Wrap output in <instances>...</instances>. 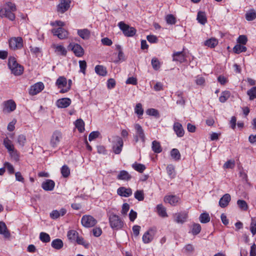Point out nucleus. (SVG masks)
Instances as JSON below:
<instances>
[{
	"mask_svg": "<svg viewBox=\"0 0 256 256\" xmlns=\"http://www.w3.org/2000/svg\"><path fill=\"white\" fill-rule=\"evenodd\" d=\"M16 10V4L10 2H8L4 4V8L0 10V16L6 18L10 20L13 21L16 18L14 12Z\"/></svg>",
	"mask_w": 256,
	"mask_h": 256,
	"instance_id": "1",
	"label": "nucleus"
},
{
	"mask_svg": "<svg viewBox=\"0 0 256 256\" xmlns=\"http://www.w3.org/2000/svg\"><path fill=\"white\" fill-rule=\"evenodd\" d=\"M8 66L12 72L16 76L20 75L23 72V66L18 64L14 57L8 58Z\"/></svg>",
	"mask_w": 256,
	"mask_h": 256,
	"instance_id": "2",
	"label": "nucleus"
},
{
	"mask_svg": "<svg viewBox=\"0 0 256 256\" xmlns=\"http://www.w3.org/2000/svg\"><path fill=\"white\" fill-rule=\"evenodd\" d=\"M110 227L115 230H120L124 226V222L116 214H112L108 218Z\"/></svg>",
	"mask_w": 256,
	"mask_h": 256,
	"instance_id": "3",
	"label": "nucleus"
},
{
	"mask_svg": "<svg viewBox=\"0 0 256 256\" xmlns=\"http://www.w3.org/2000/svg\"><path fill=\"white\" fill-rule=\"evenodd\" d=\"M118 26L126 36L132 37L136 32V30L134 27L129 26L124 22H120Z\"/></svg>",
	"mask_w": 256,
	"mask_h": 256,
	"instance_id": "4",
	"label": "nucleus"
},
{
	"mask_svg": "<svg viewBox=\"0 0 256 256\" xmlns=\"http://www.w3.org/2000/svg\"><path fill=\"white\" fill-rule=\"evenodd\" d=\"M156 232V228H149L142 236V239L143 242L147 244L152 242Z\"/></svg>",
	"mask_w": 256,
	"mask_h": 256,
	"instance_id": "5",
	"label": "nucleus"
},
{
	"mask_svg": "<svg viewBox=\"0 0 256 256\" xmlns=\"http://www.w3.org/2000/svg\"><path fill=\"white\" fill-rule=\"evenodd\" d=\"M113 150L116 154H119L120 153L122 148L123 146L124 142L122 139L119 136H114L113 137Z\"/></svg>",
	"mask_w": 256,
	"mask_h": 256,
	"instance_id": "6",
	"label": "nucleus"
},
{
	"mask_svg": "<svg viewBox=\"0 0 256 256\" xmlns=\"http://www.w3.org/2000/svg\"><path fill=\"white\" fill-rule=\"evenodd\" d=\"M96 220L90 215H84L81 220L82 225L86 228L92 227L96 225Z\"/></svg>",
	"mask_w": 256,
	"mask_h": 256,
	"instance_id": "7",
	"label": "nucleus"
},
{
	"mask_svg": "<svg viewBox=\"0 0 256 256\" xmlns=\"http://www.w3.org/2000/svg\"><path fill=\"white\" fill-rule=\"evenodd\" d=\"M10 48L12 50L20 49L23 46V40L21 37H14L9 40Z\"/></svg>",
	"mask_w": 256,
	"mask_h": 256,
	"instance_id": "8",
	"label": "nucleus"
},
{
	"mask_svg": "<svg viewBox=\"0 0 256 256\" xmlns=\"http://www.w3.org/2000/svg\"><path fill=\"white\" fill-rule=\"evenodd\" d=\"M188 218V212L186 211L180 212L174 214V220L178 224H184Z\"/></svg>",
	"mask_w": 256,
	"mask_h": 256,
	"instance_id": "9",
	"label": "nucleus"
},
{
	"mask_svg": "<svg viewBox=\"0 0 256 256\" xmlns=\"http://www.w3.org/2000/svg\"><path fill=\"white\" fill-rule=\"evenodd\" d=\"M3 112L10 113L14 111L16 107V102L12 100L4 101L3 104Z\"/></svg>",
	"mask_w": 256,
	"mask_h": 256,
	"instance_id": "10",
	"label": "nucleus"
},
{
	"mask_svg": "<svg viewBox=\"0 0 256 256\" xmlns=\"http://www.w3.org/2000/svg\"><path fill=\"white\" fill-rule=\"evenodd\" d=\"M68 48L71 50L78 57L82 56L84 54L83 48L78 44H70L68 46Z\"/></svg>",
	"mask_w": 256,
	"mask_h": 256,
	"instance_id": "11",
	"label": "nucleus"
},
{
	"mask_svg": "<svg viewBox=\"0 0 256 256\" xmlns=\"http://www.w3.org/2000/svg\"><path fill=\"white\" fill-rule=\"evenodd\" d=\"M44 88V84L42 82L36 83L32 86L29 90V94L34 96L42 92Z\"/></svg>",
	"mask_w": 256,
	"mask_h": 256,
	"instance_id": "12",
	"label": "nucleus"
},
{
	"mask_svg": "<svg viewBox=\"0 0 256 256\" xmlns=\"http://www.w3.org/2000/svg\"><path fill=\"white\" fill-rule=\"evenodd\" d=\"M70 0H60V3L57 6V11L64 14L70 8Z\"/></svg>",
	"mask_w": 256,
	"mask_h": 256,
	"instance_id": "13",
	"label": "nucleus"
},
{
	"mask_svg": "<svg viewBox=\"0 0 256 256\" xmlns=\"http://www.w3.org/2000/svg\"><path fill=\"white\" fill-rule=\"evenodd\" d=\"M62 138V134L60 132L57 130L54 132L50 138V146L54 148L56 147L59 144Z\"/></svg>",
	"mask_w": 256,
	"mask_h": 256,
	"instance_id": "14",
	"label": "nucleus"
},
{
	"mask_svg": "<svg viewBox=\"0 0 256 256\" xmlns=\"http://www.w3.org/2000/svg\"><path fill=\"white\" fill-rule=\"evenodd\" d=\"M134 128L136 131L134 136L135 140L138 142V138H140L143 142H144L145 136L142 127L138 124H134Z\"/></svg>",
	"mask_w": 256,
	"mask_h": 256,
	"instance_id": "15",
	"label": "nucleus"
},
{
	"mask_svg": "<svg viewBox=\"0 0 256 256\" xmlns=\"http://www.w3.org/2000/svg\"><path fill=\"white\" fill-rule=\"evenodd\" d=\"M52 32L54 36H56L60 39H64L68 36V32L62 28H58L56 29L54 28Z\"/></svg>",
	"mask_w": 256,
	"mask_h": 256,
	"instance_id": "16",
	"label": "nucleus"
},
{
	"mask_svg": "<svg viewBox=\"0 0 256 256\" xmlns=\"http://www.w3.org/2000/svg\"><path fill=\"white\" fill-rule=\"evenodd\" d=\"M117 193L118 195L124 197H129L132 194V190L130 188H126L125 187H120L117 190Z\"/></svg>",
	"mask_w": 256,
	"mask_h": 256,
	"instance_id": "17",
	"label": "nucleus"
},
{
	"mask_svg": "<svg viewBox=\"0 0 256 256\" xmlns=\"http://www.w3.org/2000/svg\"><path fill=\"white\" fill-rule=\"evenodd\" d=\"M173 129L178 137L180 138L184 136V131L182 125L180 123L178 122H174L173 126Z\"/></svg>",
	"mask_w": 256,
	"mask_h": 256,
	"instance_id": "18",
	"label": "nucleus"
},
{
	"mask_svg": "<svg viewBox=\"0 0 256 256\" xmlns=\"http://www.w3.org/2000/svg\"><path fill=\"white\" fill-rule=\"evenodd\" d=\"M71 103V100L69 98H62L58 100L56 102V106L60 108H66L68 107Z\"/></svg>",
	"mask_w": 256,
	"mask_h": 256,
	"instance_id": "19",
	"label": "nucleus"
},
{
	"mask_svg": "<svg viewBox=\"0 0 256 256\" xmlns=\"http://www.w3.org/2000/svg\"><path fill=\"white\" fill-rule=\"evenodd\" d=\"M231 200V197L230 194H224L220 200L219 206L221 208H225Z\"/></svg>",
	"mask_w": 256,
	"mask_h": 256,
	"instance_id": "20",
	"label": "nucleus"
},
{
	"mask_svg": "<svg viewBox=\"0 0 256 256\" xmlns=\"http://www.w3.org/2000/svg\"><path fill=\"white\" fill-rule=\"evenodd\" d=\"M54 182L51 180H47L46 182H42V188L46 191L52 190L54 186Z\"/></svg>",
	"mask_w": 256,
	"mask_h": 256,
	"instance_id": "21",
	"label": "nucleus"
},
{
	"mask_svg": "<svg viewBox=\"0 0 256 256\" xmlns=\"http://www.w3.org/2000/svg\"><path fill=\"white\" fill-rule=\"evenodd\" d=\"M0 234H2L6 238H8L10 236L6 226L3 222H0Z\"/></svg>",
	"mask_w": 256,
	"mask_h": 256,
	"instance_id": "22",
	"label": "nucleus"
},
{
	"mask_svg": "<svg viewBox=\"0 0 256 256\" xmlns=\"http://www.w3.org/2000/svg\"><path fill=\"white\" fill-rule=\"evenodd\" d=\"M172 56L174 61H178L182 63L186 60L185 56L183 52H174Z\"/></svg>",
	"mask_w": 256,
	"mask_h": 256,
	"instance_id": "23",
	"label": "nucleus"
},
{
	"mask_svg": "<svg viewBox=\"0 0 256 256\" xmlns=\"http://www.w3.org/2000/svg\"><path fill=\"white\" fill-rule=\"evenodd\" d=\"M179 198L176 196H167L164 198V201L166 202L169 203L172 206H175L178 202Z\"/></svg>",
	"mask_w": 256,
	"mask_h": 256,
	"instance_id": "24",
	"label": "nucleus"
},
{
	"mask_svg": "<svg viewBox=\"0 0 256 256\" xmlns=\"http://www.w3.org/2000/svg\"><path fill=\"white\" fill-rule=\"evenodd\" d=\"M131 176L126 170H121L117 176V178L120 180H129L131 178Z\"/></svg>",
	"mask_w": 256,
	"mask_h": 256,
	"instance_id": "25",
	"label": "nucleus"
},
{
	"mask_svg": "<svg viewBox=\"0 0 256 256\" xmlns=\"http://www.w3.org/2000/svg\"><path fill=\"white\" fill-rule=\"evenodd\" d=\"M78 34L82 39L87 40L90 38V32L86 28L78 30Z\"/></svg>",
	"mask_w": 256,
	"mask_h": 256,
	"instance_id": "26",
	"label": "nucleus"
},
{
	"mask_svg": "<svg viewBox=\"0 0 256 256\" xmlns=\"http://www.w3.org/2000/svg\"><path fill=\"white\" fill-rule=\"evenodd\" d=\"M52 47L55 49V52L58 54L66 56L67 52L66 49L61 45L52 44Z\"/></svg>",
	"mask_w": 256,
	"mask_h": 256,
	"instance_id": "27",
	"label": "nucleus"
},
{
	"mask_svg": "<svg viewBox=\"0 0 256 256\" xmlns=\"http://www.w3.org/2000/svg\"><path fill=\"white\" fill-rule=\"evenodd\" d=\"M67 80L64 76H60L56 80V85L58 88H63L66 86Z\"/></svg>",
	"mask_w": 256,
	"mask_h": 256,
	"instance_id": "28",
	"label": "nucleus"
},
{
	"mask_svg": "<svg viewBox=\"0 0 256 256\" xmlns=\"http://www.w3.org/2000/svg\"><path fill=\"white\" fill-rule=\"evenodd\" d=\"M96 72L101 76H105L106 74L107 71L106 68L101 65L96 66L94 68Z\"/></svg>",
	"mask_w": 256,
	"mask_h": 256,
	"instance_id": "29",
	"label": "nucleus"
},
{
	"mask_svg": "<svg viewBox=\"0 0 256 256\" xmlns=\"http://www.w3.org/2000/svg\"><path fill=\"white\" fill-rule=\"evenodd\" d=\"M63 242L59 238H56L53 240L52 242L51 246H52L56 250H60L63 246Z\"/></svg>",
	"mask_w": 256,
	"mask_h": 256,
	"instance_id": "30",
	"label": "nucleus"
},
{
	"mask_svg": "<svg viewBox=\"0 0 256 256\" xmlns=\"http://www.w3.org/2000/svg\"><path fill=\"white\" fill-rule=\"evenodd\" d=\"M218 44V40L214 38H210L204 42V44L210 48H214Z\"/></svg>",
	"mask_w": 256,
	"mask_h": 256,
	"instance_id": "31",
	"label": "nucleus"
},
{
	"mask_svg": "<svg viewBox=\"0 0 256 256\" xmlns=\"http://www.w3.org/2000/svg\"><path fill=\"white\" fill-rule=\"evenodd\" d=\"M156 209L160 216L163 218L168 216L166 209L162 204H158L156 206Z\"/></svg>",
	"mask_w": 256,
	"mask_h": 256,
	"instance_id": "32",
	"label": "nucleus"
},
{
	"mask_svg": "<svg viewBox=\"0 0 256 256\" xmlns=\"http://www.w3.org/2000/svg\"><path fill=\"white\" fill-rule=\"evenodd\" d=\"M197 20L200 24H204L206 22L205 13L202 12H198L197 15Z\"/></svg>",
	"mask_w": 256,
	"mask_h": 256,
	"instance_id": "33",
	"label": "nucleus"
},
{
	"mask_svg": "<svg viewBox=\"0 0 256 256\" xmlns=\"http://www.w3.org/2000/svg\"><path fill=\"white\" fill-rule=\"evenodd\" d=\"M4 145L8 152L14 149V146L12 144V141L8 138H6L4 140Z\"/></svg>",
	"mask_w": 256,
	"mask_h": 256,
	"instance_id": "34",
	"label": "nucleus"
},
{
	"mask_svg": "<svg viewBox=\"0 0 256 256\" xmlns=\"http://www.w3.org/2000/svg\"><path fill=\"white\" fill-rule=\"evenodd\" d=\"M256 18V12L254 10H250L246 14V18L248 21H252Z\"/></svg>",
	"mask_w": 256,
	"mask_h": 256,
	"instance_id": "35",
	"label": "nucleus"
},
{
	"mask_svg": "<svg viewBox=\"0 0 256 256\" xmlns=\"http://www.w3.org/2000/svg\"><path fill=\"white\" fill-rule=\"evenodd\" d=\"M152 150L156 153L160 152L162 150V148L160 143L156 140L153 141L152 142Z\"/></svg>",
	"mask_w": 256,
	"mask_h": 256,
	"instance_id": "36",
	"label": "nucleus"
},
{
	"mask_svg": "<svg viewBox=\"0 0 256 256\" xmlns=\"http://www.w3.org/2000/svg\"><path fill=\"white\" fill-rule=\"evenodd\" d=\"M76 127L78 129L80 132H82L84 130V123L82 119H78L76 121Z\"/></svg>",
	"mask_w": 256,
	"mask_h": 256,
	"instance_id": "37",
	"label": "nucleus"
},
{
	"mask_svg": "<svg viewBox=\"0 0 256 256\" xmlns=\"http://www.w3.org/2000/svg\"><path fill=\"white\" fill-rule=\"evenodd\" d=\"M200 225L198 224H194L192 226L190 232L193 235H196L200 232Z\"/></svg>",
	"mask_w": 256,
	"mask_h": 256,
	"instance_id": "38",
	"label": "nucleus"
},
{
	"mask_svg": "<svg viewBox=\"0 0 256 256\" xmlns=\"http://www.w3.org/2000/svg\"><path fill=\"white\" fill-rule=\"evenodd\" d=\"M132 167L134 170L141 173L146 168L144 164L136 162L133 164Z\"/></svg>",
	"mask_w": 256,
	"mask_h": 256,
	"instance_id": "39",
	"label": "nucleus"
},
{
	"mask_svg": "<svg viewBox=\"0 0 256 256\" xmlns=\"http://www.w3.org/2000/svg\"><path fill=\"white\" fill-rule=\"evenodd\" d=\"M210 219L209 214L206 212L202 213L199 218L200 221L203 224L208 222L210 221Z\"/></svg>",
	"mask_w": 256,
	"mask_h": 256,
	"instance_id": "40",
	"label": "nucleus"
},
{
	"mask_svg": "<svg viewBox=\"0 0 256 256\" xmlns=\"http://www.w3.org/2000/svg\"><path fill=\"white\" fill-rule=\"evenodd\" d=\"M10 156L11 158V159L12 160L18 162L19 160L20 154L15 149L12 150L9 152Z\"/></svg>",
	"mask_w": 256,
	"mask_h": 256,
	"instance_id": "41",
	"label": "nucleus"
},
{
	"mask_svg": "<svg viewBox=\"0 0 256 256\" xmlns=\"http://www.w3.org/2000/svg\"><path fill=\"white\" fill-rule=\"evenodd\" d=\"M230 93L229 91H224L222 92L221 96L219 98V100L221 102H224L230 96Z\"/></svg>",
	"mask_w": 256,
	"mask_h": 256,
	"instance_id": "42",
	"label": "nucleus"
},
{
	"mask_svg": "<svg viewBox=\"0 0 256 256\" xmlns=\"http://www.w3.org/2000/svg\"><path fill=\"white\" fill-rule=\"evenodd\" d=\"M176 94L179 98L176 101V104L182 106H184L185 104V100L182 96L183 92H176Z\"/></svg>",
	"mask_w": 256,
	"mask_h": 256,
	"instance_id": "43",
	"label": "nucleus"
},
{
	"mask_svg": "<svg viewBox=\"0 0 256 256\" xmlns=\"http://www.w3.org/2000/svg\"><path fill=\"white\" fill-rule=\"evenodd\" d=\"M247 94L249 96L250 100H254L256 98V86H254L248 90Z\"/></svg>",
	"mask_w": 256,
	"mask_h": 256,
	"instance_id": "44",
	"label": "nucleus"
},
{
	"mask_svg": "<svg viewBox=\"0 0 256 256\" xmlns=\"http://www.w3.org/2000/svg\"><path fill=\"white\" fill-rule=\"evenodd\" d=\"M246 50V48L245 46L240 44H236L233 48V51L236 54H240Z\"/></svg>",
	"mask_w": 256,
	"mask_h": 256,
	"instance_id": "45",
	"label": "nucleus"
},
{
	"mask_svg": "<svg viewBox=\"0 0 256 256\" xmlns=\"http://www.w3.org/2000/svg\"><path fill=\"white\" fill-rule=\"evenodd\" d=\"M170 155L172 158L176 160H178L180 158V154L176 148H173L171 150Z\"/></svg>",
	"mask_w": 256,
	"mask_h": 256,
	"instance_id": "46",
	"label": "nucleus"
},
{
	"mask_svg": "<svg viewBox=\"0 0 256 256\" xmlns=\"http://www.w3.org/2000/svg\"><path fill=\"white\" fill-rule=\"evenodd\" d=\"M237 204L242 210H246L248 208V204L244 200H238L237 201Z\"/></svg>",
	"mask_w": 256,
	"mask_h": 256,
	"instance_id": "47",
	"label": "nucleus"
},
{
	"mask_svg": "<svg viewBox=\"0 0 256 256\" xmlns=\"http://www.w3.org/2000/svg\"><path fill=\"white\" fill-rule=\"evenodd\" d=\"M166 171L170 178H173L175 176L174 167L173 165H168L166 167Z\"/></svg>",
	"mask_w": 256,
	"mask_h": 256,
	"instance_id": "48",
	"label": "nucleus"
},
{
	"mask_svg": "<svg viewBox=\"0 0 256 256\" xmlns=\"http://www.w3.org/2000/svg\"><path fill=\"white\" fill-rule=\"evenodd\" d=\"M61 174L64 178H67L70 174V169L66 165H64L61 168Z\"/></svg>",
	"mask_w": 256,
	"mask_h": 256,
	"instance_id": "49",
	"label": "nucleus"
},
{
	"mask_svg": "<svg viewBox=\"0 0 256 256\" xmlns=\"http://www.w3.org/2000/svg\"><path fill=\"white\" fill-rule=\"evenodd\" d=\"M40 238L44 242H48L50 240L49 234L44 232L40 233Z\"/></svg>",
	"mask_w": 256,
	"mask_h": 256,
	"instance_id": "50",
	"label": "nucleus"
},
{
	"mask_svg": "<svg viewBox=\"0 0 256 256\" xmlns=\"http://www.w3.org/2000/svg\"><path fill=\"white\" fill-rule=\"evenodd\" d=\"M235 166V161L234 160H230L224 163L223 168L224 169L232 168Z\"/></svg>",
	"mask_w": 256,
	"mask_h": 256,
	"instance_id": "51",
	"label": "nucleus"
},
{
	"mask_svg": "<svg viewBox=\"0 0 256 256\" xmlns=\"http://www.w3.org/2000/svg\"><path fill=\"white\" fill-rule=\"evenodd\" d=\"M134 198L139 201L144 199V193L143 190H138L134 193Z\"/></svg>",
	"mask_w": 256,
	"mask_h": 256,
	"instance_id": "52",
	"label": "nucleus"
},
{
	"mask_svg": "<svg viewBox=\"0 0 256 256\" xmlns=\"http://www.w3.org/2000/svg\"><path fill=\"white\" fill-rule=\"evenodd\" d=\"M26 142V136L23 134L19 135L17 138V142L18 144L23 147Z\"/></svg>",
	"mask_w": 256,
	"mask_h": 256,
	"instance_id": "53",
	"label": "nucleus"
},
{
	"mask_svg": "<svg viewBox=\"0 0 256 256\" xmlns=\"http://www.w3.org/2000/svg\"><path fill=\"white\" fill-rule=\"evenodd\" d=\"M4 168H6L10 174H13L14 172V170L13 166L8 162H6L4 164Z\"/></svg>",
	"mask_w": 256,
	"mask_h": 256,
	"instance_id": "54",
	"label": "nucleus"
},
{
	"mask_svg": "<svg viewBox=\"0 0 256 256\" xmlns=\"http://www.w3.org/2000/svg\"><path fill=\"white\" fill-rule=\"evenodd\" d=\"M152 65L154 70H158L160 68V63L158 58H154L152 60Z\"/></svg>",
	"mask_w": 256,
	"mask_h": 256,
	"instance_id": "55",
	"label": "nucleus"
},
{
	"mask_svg": "<svg viewBox=\"0 0 256 256\" xmlns=\"http://www.w3.org/2000/svg\"><path fill=\"white\" fill-rule=\"evenodd\" d=\"M78 232L74 230H70L68 232V238L71 240H74L78 237Z\"/></svg>",
	"mask_w": 256,
	"mask_h": 256,
	"instance_id": "56",
	"label": "nucleus"
},
{
	"mask_svg": "<svg viewBox=\"0 0 256 256\" xmlns=\"http://www.w3.org/2000/svg\"><path fill=\"white\" fill-rule=\"evenodd\" d=\"M166 21L168 24H174L176 22V20L175 17L172 14H168L166 16Z\"/></svg>",
	"mask_w": 256,
	"mask_h": 256,
	"instance_id": "57",
	"label": "nucleus"
},
{
	"mask_svg": "<svg viewBox=\"0 0 256 256\" xmlns=\"http://www.w3.org/2000/svg\"><path fill=\"white\" fill-rule=\"evenodd\" d=\"M134 112L138 116H142L143 114L144 110L141 104L138 103L136 104L134 108Z\"/></svg>",
	"mask_w": 256,
	"mask_h": 256,
	"instance_id": "58",
	"label": "nucleus"
},
{
	"mask_svg": "<svg viewBox=\"0 0 256 256\" xmlns=\"http://www.w3.org/2000/svg\"><path fill=\"white\" fill-rule=\"evenodd\" d=\"M250 230L253 236L256 234V220L252 218L250 223Z\"/></svg>",
	"mask_w": 256,
	"mask_h": 256,
	"instance_id": "59",
	"label": "nucleus"
},
{
	"mask_svg": "<svg viewBox=\"0 0 256 256\" xmlns=\"http://www.w3.org/2000/svg\"><path fill=\"white\" fill-rule=\"evenodd\" d=\"M30 52L36 56H38L42 52L41 48L37 46H30Z\"/></svg>",
	"mask_w": 256,
	"mask_h": 256,
	"instance_id": "60",
	"label": "nucleus"
},
{
	"mask_svg": "<svg viewBox=\"0 0 256 256\" xmlns=\"http://www.w3.org/2000/svg\"><path fill=\"white\" fill-rule=\"evenodd\" d=\"M100 133L98 131H94L90 133L88 136V140L92 141L98 138Z\"/></svg>",
	"mask_w": 256,
	"mask_h": 256,
	"instance_id": "61",
	"label": "nucleus"
},
{
	"mask_svg": "<svg viewBox=\"0 0 256 256\" xmlns=\"http://www.w3.org/2000/svg\"><path fill=\"white\" fill-rule=\"evenodd\" d=\"M247 41H248L247 38L244 35L240 36L237 40V42L238 43L242 44H246Z\"/></svg>",
	"mask_w": 256,
	"mask_h": 256,
	"instance_id": "62",
	"label": "nucleus"
},
{
	"mask_svg": "<svg viewBox=\"0 0 256 256\" xmlns=\"http://www.w3.org/2000/svg\"><path fill=\"white\" fill-rule=\"evenodd\" d=\"M76 242L79 244L84 246L85 248H88V244L86 242L82 237L78 236L76 238Z\"/></svg>",
	"mask_w": 256,
	"mask_h": 256,
	"instance_id": "63",
	"label": "nucleus"
},
{
	"mask_svg": "<svg viewBox=\"0 0 256 256\" xmlns=\"http://www.w3.org/2000/svg\"><path fill=\"white\" fill-rule=\"evenodd\" d=\"M79 64L80 68V71L84 74H85V70L86 68V63L85 60L79 61Z\"/></svg>",
	"mask_w": 256,
	"mask_h": 256,
	"instance_id": "64",
	"label": "nucleus"
}]
</instances>
